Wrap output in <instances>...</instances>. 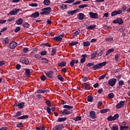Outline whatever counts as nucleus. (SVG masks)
<instances>
[{
    "label": "nucleus",
    "mask_w": 130,
    "mask_h": 130,
    "mask_svg": "<svg viewBox=\"0 0 130 130\" xmlns=\"http://www.w3.org/2000/svg\"><path fill=\"white\" fill-rule=\"evenodd\" d=\"M114 24H118L119 25H121L123 24V21L121 19H117L113 21Z\"/></svg>",
    "instance_id": "obj_9"
},
{
    "label": "nucleus",
    "mask_w": 130,
    "mask_h": 130,
    "mask_svg": "<svg viewBox=\"0 0 130 130\" xmlns=\"http://www.w3.org/2000/svg\"><path fill=\"white\" fill-rule=\"evenodd\" d=\"M28 117H29V116L26 115L18 117L17 119H26V118H28Z\"/></svg>",
    "instance_id": "obj_27"
},
{
    "label": "nucleus",
    "mask_w": 130,
    "mask_h": 130,
    "mask_svg": "<svg viewBox=\"0 0 130 130\" xmlns=\"http://www.w3.org/2000/svg\"><path fill=\"white\" fill-rule=\"evenodd\" d=\"M9 38H5L4 40L3 41L5 44H9Z\"/></svg>",
    "instance_id": "obj_43"
},
{
    "label": "nucleus",
    "mask_w": 130,
    "mask_h": 130,
    "mask_svg": "<svg viewBox=\"0 0 130 130\" xmlns=\"http://www.w3.org/2000/svg\"><path fill=\"white\" fill-rule=\"evenodd\" d=\"M91 57L92 59L93 58H95V57H97V55H96V52H94L91 54Z\"/></svg>",
    "instance_id": "obj_45"
},
{
    "label": "nucleus",
    "mask_w": 130,
    "mask_h": 130,
    "mask_svg": "<svg viewBox=\"0 0 130 130\" xmlns=\"http://www.w3.org/2000/svg\"><path fill=\"white\" fill-rule=\"evenodd\" d=\"M26 76L27 77H30V70L26 69L25 70Z\"/></svg>",
    "instance_id": "obj_41"
},
{
    "label": "nucleus",
    "mask_w": 130,
    "mask_h": 130,
    "mask_svg": "<svg viewBox=\"0 0 130 130\" xmlns=\"http://www.w3.org/2000/svg\"><path fill=\"white\" fill-rule=\"evenodd\" d=\"M64 37V34H62L61 35L57 36V37H55L53 38V40H55V41H61V40H62V38Z\"/></svg>",
    "instance_id": "obj_6"
},
{
    "label": "nucleus",
    "mask_w": 130,
    "mask_h": 130,
    "mask_svg": "<svg viewBox=\"0 0 130 130\" xmlns=\"http://www.w3.org/2000/svg\"><path fill=\"white\" fill-rule=\"evenodd\" d=\"M125 103V101H121L120 102L118 103V104L116 106V108L117 109H119V108H121L122 106L124 105V103Z\"/></svg>",
    "instance_id": "obj_8"
},
{
    "label": "nucleus",
    "mask_w": 130,
    "mask_h": 130,
    "mask_svg": "<svg viewBox=\"0 0 130 130\" xmlns=\"http://www.w3.org/2000/svg\"><path fill=\"white\" fill-rule=\"evenodd\" d=\"M94 28H96V25H91L86 27L87 30H93Z\"/></svg>",
    "instance_id": "obj_24"
},
{
    "label": "nucleus",
    "mask_w": 130,
    "mask_h": 130,
    "mask_svg": "<svg viewBox=\"0 0 130 130\" xmlns=\"http://www.w3.org/2000/svg\"><path fill=\"white\" fill-rule=\"evenodd\" d=\"M17 127H18L19 128H22L23 127V123H19L18 124H17Z\"/></svg>",
    "instance_id": "obj_54"
},
{
    "label": "nucleus",
    "mask_w": 130,
    "mask_h": 130,
    "mask_svg": "<svg viewBox=\"0 0 130 130\" xmlns=\"http://www.w3.org/2000/svg\"><path fill=\"white\" fill-rule=\"evenodd\" d=\"M37 93H38V94L42 93H44V89H39L37 91Z\"/></svg>",
    "instance_id": "obj_52"
},
{
    "label": "nucleus",
    "mask_w": 130,
    "mask_h": 130,
    "mask_svg": "<svg viewBox=\"0 0 130 130\" xmlns=\"http://www.w3.org/2000/svg\"><path fill=\"white\" fill-rule=\"evenodd\" d=\"M118 117H119V115H118V114H116L114 115V116L113 117V118L114 120H116V119H117Z\"/></svg>",
    "instance_id": "obj_47"
},
{
    "label": "nucleus",
    "mask_w": 130,
    "mask_h": 130,
    "mask_svg": "<svg viewBox=\"0 0 130 130\" xmlns=\"http://www.w3.org/2000/svg\"><path fill=\"white\" fill-rule=\"evenodd\" d=\"M108 110L109 109H104L100 110L101 113H106V112H108Z\"/></svg>",
    "instance_id": "obj_34"
},
{
    "label": "nucleus",
    "mask_w": 130,
    "mask_h": 130,
    "mask_svg": "<svg viewBox=\"0 0 130 130\" xmlns=\"http://www.w3.org/2000/svg\"><path fill=\"white\" fill-rule=\"evenodd\" d=\"M104 52V50L103 49H101L99 51H95L96 57H99V56H102Z\"/></svg>",
    "instance_id": "obj_11"
},
{
    "label": "nucleus",
    "mask_w": 130,
    "mask_h": 130,
    "mask_svg": "<svg viewBox=\"0 0 130 130\" xmlns=\"http://www.w3.org/2000/svg\"><path fill=\"white\" fill-rule=\"evenodd\" d=\"M63 128V124H60L58 125H56L54 127L53 130H61Z\"/></svg>",
    "instance_id": "obj_12"
},
{
    "label": "nucleus",
    "mask_w": 130,
    "mask_h": 130,
    "mask_svg": "<svg viewBox=\"0 0 130 130\" xmlns=\"http://www.w3.org/2000/svg\"><path fill=\"white\" fill-rule=\"evenodd\" d=\"M116 84V79L112 78L108 80V84L111 87H113Z\"/></svg>",
    "instance_id": "obj_5"
},
{
    "label": "nucleus",
    "mask_w": 130,
    "mask_h": 130,
    "mask_svg": "<svg viewBox=\"0 0 130 130\" xmlns=\"http://www.w3.org/2000/svg\"><path fill=\"white\" fill-rule=\"evenodd\" d=\"M45 103L49 107L51 106V102H50L49 100H46Z\"/></svg>",
    "instance_id": "obj_46"
},
{
    "label": "nucleus",
    "mask_w": 130,
    "mask_h": 130,
    "mask_svg": "<svg viewBox=\"0 0 130 130\" xmlns=\"http://www.w3.org/2000/svg\"><path fill=\"white\" fill-rule=\"evenodd\" d=\"M40 54H41V55H46V54H47V51H42Z\"/></svg>",
    "instance_id": "obj_48"
},
{
    "label": "nucleus",
    "mask_w": 130,
    "mask_h": 130,
    "mask_svg": "<svg viewBox=\"0 0 130 130\" xmlns=\"http://www.w3.org/2000/svg\"><path fill=\"white\" fill-rule=\"evenodd\" d=\"M17 45H18V44L15 41H12L10 43L9 47L11 49H15V48L17 47Z\"/></svg>",
    "instance_id": "obj_7"
},
{
    "label": "nucleus",
    "mask_w": 130,
    "mask_h": 130,
    "mask_svg": "<svg viewBox=\"0 0 130 130\" xmlns=\"http://www.w3.org/2000/svg\"><path fill=\"white\" fill-rule=\"evenodd\" d=\"M87 7H88V5L87 4L78 6L79 9H84V8H87Z\"/></svg>",
    "instance_id": "obj_35"
},
{
    "label": "nucleus",
    "mask_w": 130,
    "mask_h": 130,
    "mask_svg": "<svg viewBox=\"0 0 130 130\" xmlns=\"http://www.w3.org/2000/svg\"><path fill=\"white\" fill-rule=\"evenodd\" d=\"M90 42L89 41H86L83 42V45L84 46H86V47H88V46H90Z\"/></svg>",
    "instance_id": "obj_36"
},
{
    "label": "nucleus",
    "mask_w": 130,
    "mask_h": 130,
    "mask_svg": "<svg viewBox=\"0 0 130 130\" xmlns=\"http://www.w3.org/2000/svg\"><path fill=\"white\" fill-rule=\"evenodd\" d=\"M46 75L48 78H52V77H53V72L52 71H49Z\"/></svg>",
    "instance_id": "obj_17"
},
{
    "label": "nucleus",
    "mask_w": 130,
    "mask_h": 130,
    "mask_svg": "<svg viewBox=\"0 0 130 130\" xmlns=\"http://www.w3.org/2000/svg\"><path fill=\"white\" fill-rule=\"evenodd\" d=\"M107 63V62H103L99 64H95L92 67L93 70L96 71V70H100L102 69V67H105Z\"/></svg>",
    "instance_id": "obj_1"
},
{
    "label": "nucleus",
    "mask_w": 130,
    "mask_h": 130,
    "mask_svg": "<svg viewBox=\"0 0 130 130\" xmlns=\"http://www.w3.org/2000/svg\"><path fill=\"white\" fill-rule=\"evenodd\" d=\"M112 130H118V126L116 125L113 126Z\"/></svg>",
    "instance_id": "obj_64"
},
{
    "label": "nucleus",
    "mask_w": 130,
    "mask_h": 130,
    "mask_svg": "<svg viewBox=\"0 0 130 130\" xmlns=\"http://www.w3.org/2000/svg\"><path fill=\"white\" fill-rule=\"evenodd\" d=\"M75 0H68L64 2L65 4H72V3H74Z\"/></svg>",
    "instance_id": "obj_53"
},
{
    "label": "nucleus",
    "mask_w": 130,
    "mask_h": 130,
    "mask_svg": "<svg viewBox=\"0 0 130 130\" xmlns=\"http://www.w3.org/2000/svg\"><path fill=\"white\" fill-rule=\"evenodd\" d=\"M78 10L79 9H76L72 11H69L67 12V13L68 15H71L72 16H73V15L76 14V13H77V12H78Z\"/></svg>",
    "instance_id": "obj_16"
},
{
    "label": "nucleus",
    "mask_w": 130,
    "mask_h": 130,
    "mask_svg": "<svg viewBox=\"0 0 130 130\" xmlns=\"http://www.w3.org/2000/svg\"><path fill=\"white\" fill-rule=\"evenodd\" d=\"M90 18L91 19H98V14L97 13H94L93 12H90L88 13Z\"/></svg>",
    "instance_id": "obj_4"
},
{
    "label": "nucleus",
    "mask_w": 130,
    "mask_h": 130,
    "mask_svg": "<svg viewBox=\"0 0 130 130\" xmlns=\"http://www.w3.org/2000/svg\"><path fill=\"white\" fill-rule=\"evenodd\" d=\"M67 63L64 61H62L58 64L59 67H61V68L63 67H66Z\"/></svg>",
    "instance_id": "obj_32"
},
{
    "label": "nucleus",
    "mask_w": 130,
    "mask_h": 130,
    "mask_svg": "<svg viewBox=\"0 0 130 130\" xmlns=\"http://www.w3.org/2000/svg\"><path fill=\"white\" fill-rule=\"evenodd\" d=\"M67 120V118L66 117H61L59 118L58 119V122H62Z\"/></svg>",
    "instance_id": "obj_25"
},
{
    "label": "nucleus",
    "mask_w": 130,
    "mask_h": 130,
    "mask_svg": "<svg viewBox=\"0 0 130 130\" xmlns=\"http://www.w3.org/2000/svg\"><path fill=\"white\" fill-rule=\"evenodd\" d=\"M23 51L24 52V53H26L29 51V49H28V48H24L23 49Z\"/></svg>",
    "instance_id": "obj_59"
},
{
    "label": "nucleus",
    "mask_w": 130,
    "mask_h": 130,
    "mask_svg": "<svg viewBox=\"0 0 130 130\" xmlns=\"http://www.w3.org/2000/svg\"><path fill=\"white\" fill-rule=\"evenodd\" d=\"M80 32H81V30H80L79 29L76 30L75 32H74V36H78V35L80 34Z\"/></svg>",
    "instance_id": "obj_40"
},
{
    "label": "nucleus",
    "mask_w": 130,
    "mask_h": 130,
    "mask_svg": "<svg viewBox=\"0 0 130 130\" xmlns=\"http://www.w3.org/2000/svg\"><path fill=\"white\" fill-rule=\"evenodd\" d=\"M20 29H21V27H20V26H17V27L15 29L14 32H19V31H20Z\"/></svg>",
    "instance_id": "obj_55"
},
{
    "label": "nucleus",
    "mask_w": 130,
    "mask_h": 130,
    "mask_svg": "<svg viewBox=\"0 0 130 130\" xmlns=\"http://www.w3.org/2000/svg\"><path fill=\"white\" fill-rule=\"evenodd\" d=\"M79 42H72L71 43H70V46H74L75 45H77Z\"/></svg>",
    "instance_id": "obj_39"
},
{
    "label": "nucleus",
    "mask_w": 130,
    "mask_h": 130,
    "mask_svg": "<svg viewBox=\"0 0 130 130\" xmlns=\"http://www.w3.org/2000/svg\"><path fill=\"white\" fill-rule=\"evenodd\" d=\"M109 99H112L114 97V94L113 93H110L108 95Z\"/></svg>",
    "instance_id": "obj_38"
},
{
    "label": "nucleus",
    "mask_w": 130,
    "mask_h": 130,
    "mask_svg": "<svg viewBox=\"0 0 130 130\" xmlns=\"http://www.w3.org/2000/svg\"><path fill=\"white\" fill-rule=\"evenodd\" d=\"M85 56H86V55H84V54L82 55V58L80 60L81 63H84V62H85V61L86 60Z\"/></svg>",
    "instance_id": "obj_23"
},
{
    "label": "nucleus",
    "mask_w": 130,
    "mask_h": 130,
    "mask_svg": "<svg viewBox=\"0 0 130 130\" xmlns=\"http://www.w3.org/2000/svg\"><path fill=\"white\" fill-rule=\"evenodd\" d=\"M16 106H18V108L22 109L25 106V103L23 102L18 103L17 105H16Z\"/></svg>",
    "instance_id": "obj_21"
},
{
    "label": "nucleus",
    "mask_w": 130,
    "mask_h": 130,
    "mask_svg": "<svg viewBox=\"0 0 130 130\" xmlns=\"http://www.w3.org/2000/svg\"><path fill=\"white\" fill-rule=\"evenodd\" d=\"M17 25H22L23 24V19L19 18L18 20L16 21Z\"/></svg>",
    "instance_id": "obj_20"
},
{
    "label": "nucleus",
    "mask_w": 130,
    "mask_h": 130,
    "mask_svg": "<svg viewBox=\"0 0 130 130\" xmlns=\"http://www.w3.org/2000/svg\"><path fill=\"white\" fill-rule=\"evenodd\" d=\"M39 15H40L39 12H35V13H32L30 15V17L31 18H38V17H39Z\"/></svg>",
    "instance_id": "obj_14"
},
{
    "label": "nucleus",
    "mask_w": 130,
    "mask_h": 130,
    "mask_svg": "<svg viewBox=\"0 0 130 130\" xmlns=\"http://www.w3.org/2000/svg\"><path fill=\"white\" fill-rule=\"evenodd\" d=\"M106 42H112L113 41V38L109 37L105 39Z\"/></svg>",
    "instance_id": "obj_28"
},
{
    "label": "nucleus",
    "mask_w": 130,
    "mask_h": 130,
    "mask_svg": "<svg viewBox=\"0 0 130 130\" xmlns=\"http://www.w3.org/2000/svg\"><path fill=\"white\" fill-rule=\"evenodd\" d=\"M85 19V15L83 13H79L78 14V19L79 20H84Z\"/></svg>",
    "instance_id": "obj_18"
},
{
    "label": "nucleus",
    "mask_w": 130,
    "mask_h": 130,
    "mask_svg": "<svg viewBox=\"0 0 130 130\" xmlns=\"http://www.w3.org/2000/svg\"><path fill=\"white\" fill-rule=\"evenodd\" d=\"M108 120L109 121H112V120H114L113 119V117H112V116H109L108 117Z\"/></svg>",
    "instance_id": "obj_57"
},
{
    "label": "nucleus",
    "mask_w": 130,
    "mask_h": 130,
    "mask_svg": "<svg viewBox=\"0 0 130 130\" xmlns=\"http://www.w3.org/2000/svg\"><path fill=\"white\" fill-rule=\"evenodd\" d=\"M23 26L24 28H27L28 27H29V23H28V22H25L23 24Z\"/></svg>",
    "instance_id": "obj_50"
},
{
    "label": "nucleus",
    "mask_w": 130,
    "mask_h": 130,
    "mask_svg": "<svg viewBox=\"0 0 130 130\" xmlns=\"http://www.w3.org/2000/svg\"><path fill=\"white\" fill-rule=\"evenodd\" d=\"M74 120L75 121H80V120H82V117L77 116L76 117L74 118Z\"/></svg>",
    "instance_id": "obj_33"
},
{
    "label": "nucleus",
    "mask_w": 130,
    "mask_h": 130,
    "mask_svg": "<svg viewBox=\"0 0 130 130\" xmlns=\"http://www.w3.org/2000/svg\"><path fill=\"white\" fill-rule=\"evenodd\" d=\"M57 78L59 81H61V82H63L64 81V78L62 77L61 75H59L57 76Z\"/></svg>",
    "instance_id": "obj_37"
},
{
    "label": "nucleus",
    "mask_w": 130,
    "mask_h": 130,
    "mask_svg": "<svg viewBox=\"0 0 130 130\" xmlns=\"http://www.w3.org/2000/svg\"><path fill=\"white\" fill-rule=\"evenodd\" d=\"M21 112H17V113L15 115V117H18V116H21Z\"/></svg>",
    "instance_id": "obj_56"
},
{
    "label": "nucleus",
    "mask_w": 130,
    "mask_h": 130,
    "mask_svg": "<svg viewBox=\"0 0 130 130\" xmlns=\"http://www.w3.org/2000/svg\"><path fill=\"white\" fill-rule=\"evenodd\" d=\"M114 52V49L113 48H112V49H109L106 53V55L107 56V55H109V54H110V53H111L112 52Z\"/></svg>",
    "instance_id": "obj_22"
},
{
    "label": "nucleus",
    "mask_w": 130,
    "mask_h": 130,
    "mask_svg": "<svg viewBox=\"0 0 130 130\" xmlns=\"http://www.w3.org/2000/svg\"><path fill=\"white\" fill-rule=\"evenodd\" d=\"M122 13V11L119 10L118 11H115L111 13L112 17H114V16H116V15H120Z\"/></svg>",
    "instance_id": "obj_10"
},
{
    "label": "nucleus",
    "mask_w": 130,
    "mask_h": 130,
    "mask_svg": "<svg viewBox=\"0 0 130 130\" xmlns=\"http://www.w3.org/2000/svg\"><path fill=\"white\" fill-rule=\"evenodd\" d=\"M63 107V108H66L67 109H73V108H74V107L67 105H64Z\"/></svg>",
    "instance_id": "obj_31"
},
{
    "label": "nucleus",
    "mask_w": 130,
    "mask_h": 130,
    "mask_svg": "<svg viewBox=\"0 0 130 130\" xmlns=\"http://www.w3.org/2000/svg\"><path fill=\"white\" fill-rule=\"evenodd\" d=\"M20 11H21V9H20L12 10L8 14V16H16V15H17V14H18Z\"/></svg>",
    "instance_id": "obj_3"
},
{
    "label": "nucleus",
    "mask_w": 130,
    "mask_h": 130,
    "mask_svg": "<svg viewBox=\"0 0 130 130\" xmlns=\"http://www.w3.org/2000/svg\"><path fill=\"white\" fill-rule=\"evenodd\" d=\"M51 11V8L48 7L43 8L42 9V12H40V15H47L50 13Z\"/></svg>",
    "instance_id": "obj_2"
},
{
    "label": "nucleus",
    "mask_w": 130,
    "mask_h": 130,
    "mask_svg": "<svg viewBox=\"0 0 130 130\" xmlns=\"http://www.w3.org/2000/svg\"><path fill=\"white\" fill-rule=\"evenodd\" d=\"M92 100H93V98H92V96L88 95L87 98V101L88 102H91Z\"/></svg>",
    "instance_id": "obj_49"
},
{
    "label": "nucleus",
    "mask_w": 130,
    "mask_h": 130,
    "mask_svg": "<svg viewBox=\"0 0 130 130\" xmlns=\"http://www.w3.org/2000/svg\"><path fill=\"white\" fill-rule=\"evenodd\" d=\"M123 84H124V81H123V80H120L118 82V86H117V87L120 88V87H121V86H122Z\"/></svg>",
    "instance_id": "obj_29"
},
{
    "label": "nucleus",
    "mask_w": 130,
    "mask_h": 130,
    "mask_svg": "<svg viewBox=\"0 0 130 130\" xmlns=\"http://www.w3.org/2000/svg\"><path fill=\"white\" fill-rule=\"evenodd\" d=\"M30 7H38V4L36 3H32L29 4Z\"/></svg>",
    "instance_id": "obj_61"
},
{
    "label": "nucleus",
    "mask_w": 130,
    "mask_h": 130,
    "mask_svg": "<svg viewBox=\"0 0 130 130\" xmlns=\"http://www.w3.org/2000/svg\"><path fill=\"white\" fill-rule=\"evenodd\" d=\"M105 77H106V74L102 75L99 78V80H100V81H101V80H103V79L105 78Z\"/></svg>",
    "instance_id": "obj_51"
},
{
    "label": "nucleus",
    "mask_w": 130,
    "mask_h": 130,
    "mask_svg": "<svg viewBox=\"0 0 130 130\" xmlns=\"http://www.w3.org/2000/svg\"><path fill=\"white\" fill-rule=\"evenodd\" d=\"M47 111L48 113H49V114H51V109H50V108L47 107Z\"/></svg>",
    "instance_id": "obj_58"
},
{
    "label": "nucleus",
    "mask_w": 130,
    "mask_h": 130,
    "mask_svg": "<svg viewBox=\"0 0 130 130\" xmlns=\"http://www.w3.org/2000/svg\"><path fill=\"white\" fill-rule=\"evenodd\" d=\"M81 3H82V2L80 1H78L76 2H74L73 3V5L74 6H78L79 5H81Z\"/></svg>",
    "instance_id": "obj_44"
},
{
    "label": "nucleus",
    "mask_w": 130,
    "mask_h": 130,
    "mask_svg": "<svg viewBox=\"0 0 130 130\" xmlns=\"http://www.w3.org/2000/svg\"><path fill=\"white\" fill-rule=\"evenodd\" d=\"M115 60H116V61H118L119 60V56H118V54H117L115 56Z\"/></svg>",
    "instance_id": "obj_60"
},
{
    "label": "nucleus",
    "mask_w": 130,
    "mask_h": 130,
    "mask_svg": "<svg viewBox=\"0 0 130 130\" xmlns=\"http://www.w3.org/2000/svg\"><path fill=\"white\" fill-rule=\"evenodd\" d=\"M127 128H128V126H127L121 125L120 126V130H124V129H126Z\"/></svg>",
    "instance_id": "obj_42"
},
{
    "label": "nucleus",
    "mask_w": 130,
    "mask_h": 130,
    "mask_svg": "<svg viewBox=\"0 0 130 130\" xmlns=\"http://www.w3.org/2000/svg\"><path fill=\"white\" fill-rule=\"evenodd\" d=\"M43 4L45 6H49L50 5V1L49 0H44Z\"/></svg>",
    "instance_id": "obj_26"
},
{
    "label": "nucleus",
    "mask_w": 130,
    "mask_h": 130,
    "mask_svg": "<svg viewBox=\"0 0 130 130\" xmlns=\"http://www.w3.org/2000/svg\"><path fill=\"white\" fill-rule=\"evenodd\" d=\"M90 116L92 119H95V118H96V114H95V111H91L90 112Z\"/></svg>",
    "instance_id": "obj_15"
},
{
    "label": "nucleus",
    "mask_w": 130,
    "mask_h": 130,
    "mask_svg": "<svg viewBox=\"0 0 130 130\" xmlns=\"http://www.w3.org/2000/svg\"><path fill=\"white\" fill-rule=\"evenodd\" d=\"M70 112L69 110H67V109H64L61 114L63 115H64L66 114H70Z\"/></svg>",
    "instance_id": "obj_30"
},
{
    "label": "nucleus",
    "mask_w": 130,
    "mask_h": 130,
    "mask_svg": "<svg viewBox=\"0 0 130 130\" xmlns=\"http://www.w3.org/2000/svg\"><path fill=\"white\" fill-rule=\"evenodd\" d=\"M15 20V17H12L8 19V22H13Z\"/></svg>",
    "instance_id": "obj_62"
},
{
    "label": "nucleus",
    "mask_w": 130,
    "mask_h": 130,
    "mask_svg": "<svg viewBox=\"0 0 130 130\" xmlns=\"http://www.w3.org/2000/svg\"><path fill=\"white\" fill-rule=\"evenodd\" d=\"M83 88L85 90H89V89H90V85L88 84L84 83L83 84Z\"/></svg>",
    "instance_id": "obj_19"
},
{
    "label": "nucleus",
    "mask_w": 130,
    "mask_h": 130,
    "mask_svg": "<svg viewBox=\"0 0 130 130\" xmlns=\"http://www.w3.org/2000/svg\"><path fill=\"white\" fill-rule=\"evenodd\" d=\"M20 61L21 62H22V63H25V64H28V63H29V60H28V59L25 57L21 58Z\"/></svg>",
    "instance_id": "obj_13"
},
{
    "label": "nucleus",
    "mask_w": 130,
    "mask_h": 130,
    "mask_svg": "<svg viewBox=\"0 0 130 130\" xmlns=\"http://www.w3.org/2000/svg\"><path fill=\"white\" fill-rule=\"evenodd\" d=\"M75 65V60H72L70 62V66L71 67H74Z\"/></svg>",
    "instance_id": "obj_63"
}]
</instances>
